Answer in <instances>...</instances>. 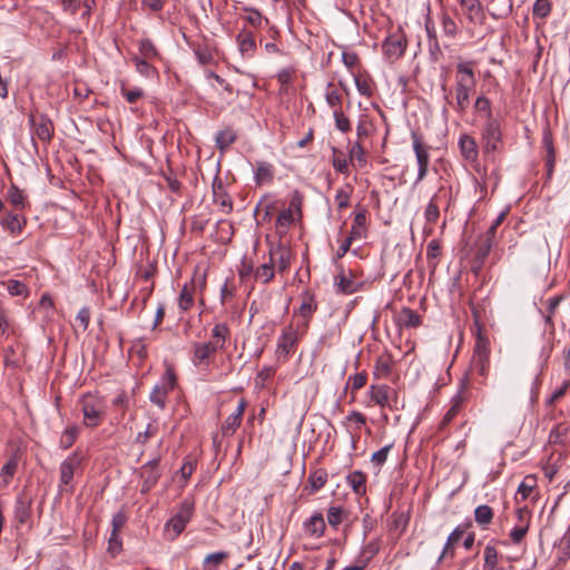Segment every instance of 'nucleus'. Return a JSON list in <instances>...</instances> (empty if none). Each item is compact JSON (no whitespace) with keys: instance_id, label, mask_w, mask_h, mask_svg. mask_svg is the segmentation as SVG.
Returning <instances> with one entry per match:
<instances>
[{"instance_id":"nucleus-18","label":"nucleus","mask_w":570,"mask_h":570,"mask_svg":"<svg viewBox=\"0 0 570 570\" xmlns=\"http://www.w3.org/2000/svg\"><path fill=\"white\" fill-rule=\"evenodd\" d=\"M334 284L337 292L345 295L354 294L362 287L361 283L354 281L351 271L348 274L342 271L338 275L335 276Z\"/></svg>"},{"instance_id":"nucleus-39","label":"nucleus","mask_w":570,"mask_h":570,"mask_svg":"<svg viewBox=\"0 0 570 570\" xmlns=\"http://www.w3.org/2000/svg\"><path fill=\"white\" fill-rule=\"evenodd\" d=\"M7 199L17 209H23L26 207V196L22 189L16 185H11L7 191Z\"/></svg>"},{"instance_id":"nucleus-38","label":"nucleus","mask_w":570,"mask_h":570,"mask_svg":"<svg viewBox=\"0 0 570 570\" xmlns=\"http://www.w3.org/2000/svg\"><path fill=\"white\" fill-rule=\"evenodd\" d=\"M275 275V268L271 261L263 263L254 271V278L263 284L269 283Z\"/></svg>"},{"instance_id":"nucleus-24","label":"nucleus","mask_w":570,"mask_h":570,"mask_svg":"<svg viewBox=\"0 0 570 570\" xmlns=\"http://www.w3.org/2000/svg\"><path fill=\"white\" fill-rule=\"evenodd\" d=\"M542 145L546 149V168H547V177L551 178L556 165V151L553 146L552 134L549 129H544L542 136Z\"/></svg>"},{"instance_id":"nucleus-4","label":"nucleus","mask_w":570,"mask_h":570,"mask_svg":"<svg viewBox=\"0 0 570 570\" xmlns=\"http://www.w3.org/2000/svg\"><path fill=\"white\" fill-rule=\"evenodd\" d=\"M195 512V503L190 499H184L177 507L173 517L164 525L166 539L174 541L185 530Z\"/></svg>"},{"instance_id":"nucleus-63","label":"nucleus","mask_w":570,"mask_h":570,"mask_svg":"<svg viewBox=\"0 0 570 570\" xmlns=\"http://www.w3.org/2000/svg\"><path fill=\"white\" fill-rule=\"evenodd\" d=\"M529 530L528 523L525 521L522 522V524H517L511 531H510V538L511 541L514 544H519L524 539L527 532Z\"/></svg>"},{"instance_id":"nucleus-17","label":"nucleus","mask_w":570,"mask_h":570,"mask_svg":"<svg viewBox=\"0 0 570 570\" xmlns=\"http://www.w3.org/2000/svg\"><path fill=\"white\" fill-rule=\"evenodd\" d=\"M246 406L247 401L245 399H240L238 401L235 412L227 416L224 423L222 424V434L224 436L233 435L239 428Z\"/></svg>"},{"instance_id":"nucleus-33","label":"nucleus","mask_w":570,"mask_h":570,"mask_svg":"<svg viewBox=\"0 0 570 570\" xmlns=\"http://www.w3.org/2000/svg\"><path fill=\"white\" fill-rule=\"evenodd\" d=\"M131 61L135 65L136 71L144 77L150 78L158 73L157 69L151 63L153 60L134 56Z\"/></svg>"},{"instance_id":"nucleus-22","label":"nucleus","mask_w":570,"mask_h":570,"mask_svg":"<svg viewBox=\"0 0 570 570\" xmlns=\"http://www.w3.org/2000/svg\"><path fill=\"white\" fill-rule=\"evenodd\" d=\"M459 147L462 157L468 161H475L479 156V149L475 139L468 135L463 134L459 138Z\"/></svg>"},{"instance_id":"nucleus-3","label":"nucleus","mask_w":570,"mask_h":570,"mask_svg":"<svg viewBox=\"0 0 570 570\" xmlns=\"http://www.w3.org/2000/svg\"><path fill=\"white\" fill-rule=\"evenodd\" d=\"M475 326V345L471 360V370L473 373L485 377L490 368V341L482 333L480 315L475 307L472 308Z\"/></svg>"},{"instance_id":"nucleus-62","label":"nucleus","mask_w":570,"mask_h":570,"mask_svg":"<svg viewBox=\"0 0 570 570\" xmlns=\"http://www.w3.org/2000/svg\"><path fill=\"white\" fill-rule=\"evenodd\" d=\"M18 466V462L14 458H11L7 461V463L1 468V476L3 479V483L7 485L11 478L14 475Z\"/></svg>"},{"instance_id":"nucleus-57","label":"nucleus","mask_w":570,"mask_h":570,"mask_svg":"<svg viewBox=\"0 0 570 570\" xmlns=\"http://www.w3.org/2000/svg\"><path fill=\"white\" fill-rule=\"evenodd\" d=\"M552 4L550 0H535L532 13L534 17L544 19L550 14Z\"/></svg>"},{"instance_id":"nucleus-11","label":"nucleus","mask_w":570,"mask_h":570,"mask_svg":"<svg viewBox=\"0 0 570 570\" xmlns=\"http://www.w3.org/2000/svg\"><path fill=\"white\" fill-rule=\"evenodd\" d=\"M406 47L407 41L401 30H397L386 37L382 45L384 56L391 61L400 59L404 55Z\"/></svg>"},{"instance_id":"nucleus-28","label":"nucleus","mask_w":570,"mask_h":570,"mask_svg":"<svg viewBox=\"0 0 570 570\" xmlns=\"http://www.w3.org/2000/svg\"><path fill=\"white\" fill-rule=\"evenodd\" d=\"M392 356L390 354H382L375 361L373 374L376 379H387L392 373Z\"/></svg>"},{"instance_id":"nucleus-14","label":"nucleus","mask_w":570,"mask_h":570,"mask_svg":"<svg viewBox=\"0 0 570 570\" xmlns=\"http://www.w3.org/2000/svg\"><path fill=\"white\" fill-rule=\"evenodd\" d=\"M159 458L148 461L140 468V476L142 478L141 492H149L159 481L161 472L159 470Z\"/></svg>"},{"instance_id":"nucleus-50","label":"nucleus","mask_w":570,"mask_h":570,"mask_svg":"<svg viewBox=\"0 0 570 570\" xmlns=\"http://www.w3.org/2000/svg\"><path fill=\"white\" fill-rule=\"evenodd\" d=\"M366 225V214L365 210H361L355 214L353 219V225L350 232V236H353V238H361L362 237V229Z\"/></svg>"},{"instance_id":"nucleus-29","label":"nucleus","mask_w":570,"mask_h":570,"mask_svg":"<svg viewBox=\"0 0 570 570\" xmlns=\"http://www.w3.org/2000/svg\"><path fill=\"white\" fill-rule=\"evenodd\" d=\"M464 532L465 528L462 525H458L456 528H454V530L449 534L445 541L443 550L440 557L438 558V563H440L448 554L453 557V548L460 541Z\"/></svg>"},{"instance_id":"nucleus-25","label":"nucleus","mask_w":570,"mask_h":570,"mask_svg":"<svg viewBox=\"0 0 570 570\" xmlns=\"http://www.w3.org/2000/svg\"><path fill=\"white\" fill-rule=\"evenodd\" d=\"M303 527L305 533H307L311 537L320 538L324 534L326 524L323 514L316 512L304 522Z\"/></svg>"},{"instance_id":"nucleus-31","label":"nucleus","mask_w":570,"mask_h":570,"mask_svg":"<svg viewBox=\"0 0 570 570\" xmlns=\"http://www.w3.org/2000/svg\"><path fill=\"white\" fill-rule=\"evenodd\" d=\"M347 484L355 494L363 495L366 492V475L362 471H354L346 476Z\"/></svg>"},{"instance_id":"nucleus-8","label":"nucleus","mask_w":570,"mask_h":570,"mask_svg":"<svg viewBox=\"0 0 570 570\" xmlns=\"http://www.w3.org/2000/svg\"><path fill=\"white\" fill-rule=\"evenodd\" d=\"M412 147L417 163V177L415 184L422 181L429 171L430 146L425 144L423 137L417 131L411 132Z\"/></svg>"},{"instance_id":"nucleus-6","label":"nucleus","mask_w":570,"mask_h":570,"mask_svg":"<svg viewBox=\"0 0 570 570\" xmlns=\"http://www.w3.org/2000/svg\"><path fill=\"white\" fill-rule=\"evenodd\" d=\"M82 463V455L75 451L68 455L60 464L59 490L60 492L73 491V476L80 470Z\"/></svg>"},{"instance_id":"nucleus-52","label":"nucleus","mask_w":570,"mask_h":570,"mask_svg":"<svg viewBox=\"0 0 570 570\" xmlns=\"http://www.w3.org/2000/svg\"><path fill=\"white\" fill-rule=\"evenodd\" d=\"M366 423V416L358 412L352 411L344 420L343 424L346 428H350L352 424L354 425V431L358 432L363 425Z\"/></svg>"},{"instance_id":"nucleus-5","label":"nucleus","mask_w":570,"mask_h":570,"mask_svg":"<svg viewBox=\"0 0 570 570\" xmlns=\"http://www.w3.org/2000/svg\"><path fill=\"white\" fill-rule=\"evenodd\" d=\"M83 424L87 428L95 429L99 426L105 417V402L102 397L94 393H86L80 401Z\"/></svg>"},{"instance_id":"nucleus-1","label":"nucleus","mask_w":570,"mask_h":570,"mask_svg":"<svg viewBox=\"0 0 570 570\" xmlns=\"http://www.w3.org/2000/svg\"><path fill=\"white\" fill-rule=\"evenodd\" d=\"M476 86L474 61H460L455 66V104L454 109L463 114L469 107L470 94Z\"/></svg>"},{"instance_id":"nucleus-7","label":"nucleus","mask_w":570,"mask_h":570,"mask_svg":"<svg viewBox=\"0 0 570 570\" xmlns=\"http://www.w3.org/2000/svg\"><path fill=\"white\" fill-rule=\"evenodd\" d=\"M303 195L298 190H294L289 200L288 208L281 212L276 218V227L281 234L294 224L296 218L302 216Z\"/></svg>"},{"instance_id":"nucleus-53","label":"nucleus","mask_w":570,"mask_h":570,"mask_svg":"<svg viewBox=\"0 0 570 570\" xmlns=\"http://www.w3.org/2000/svg\"><path fill=\"white\" fill-rule=\"evenodd\" d=\"M498 551L494 546L488 544L484 549V569L497 570L498 568Z\"/></svg>"},{"instance_id":"nucleus-61","label":"nucleus","mask_w":570,"mask_h":570,"mask_svg":"<svg viewBox=\"0 0 570 570\" xmlns=\"http://www.w3.org/2000/svg\"><path fill=\"white\" fill-rule=\"evenodd\" d=\"M244 11L247 12V16L245 17V20L253 27H261L262 22L264 20L263 14L259 10L250 7H245Z\"/></svg>"},{"instance_id":"nucleus-16","label":"nucleus","mask_w":570,"mask_h":570,"mask_svg":"<svg viewBox=\"0 0 570 570\" xmlns=\"http://www.w3.org/2000/svg\"><path fill=\"white\" fill-rule=\"evenodd\" d=\"M298 342V332L297 328H295L292 324L286 326L283 330L282 335L278 337L277 341V354L278 358L284 357V360L287 358V356L292 353L294 346Z\"/></svg>"},{"instance_id":"nucleus-12","label":"nucleus","mask_w":570,"mask_h":570,"mask_svg":"<svg viewBox=\"0 0 570 570\" xmlns=\"http://www.w3.org/2000/svg\"><path fill=\"white\" fill-rule=\"evenodd\" d=\"M501 128L498 119H489L485 121L482 130V140L484 141V149L495 151L501 142Z\"/></svg>"},{"instance_id":"nucleus-58","label":"nucleus","mask_w":570,"mask_h":570,"mask_svg":"<svg viewBox=\"0 0 570 570\" xmlns=\"http://www.w3.org/2000/svg\"><path fill=\"white\" fill-rule=\"evenodd\" d=\"M120 94L129 104L137 102L145 95L141 88L128 89L124 82L120 85Z\"/></svg>"},{"instance_id":"nucleus-40","label":"nucleus","mask_w":570,"mask_h":570,"mask_svg":"<svg viewBox=\"0 0 570 570\" xmlns=\"http://www.w3.org/2000/svg\"><path fill=\"white\" fill-rule=\"evenodd\" d=\"M348 517V511L340 505L330 507L327 510V522L336 529Z\"/></svg>"},{"instance_id":"nucleus-26","label":"nucleus","mask_w":570,"mask_h":570,"mask_svg":"<svg viewBox=\"0 0 570 570\" xmlns=\"http://www.w3.org/2000/svg\"><path fill=\"white\" fill-rule=\"evenodd\" d=\"M570 441V423L557 424L549 434V443L564 445Z\"/></svg>"},{"instance_id":"nucleus-42","label":"nucleus","mask_w":570,"mask_h":570,"mask_svg":"<svg viewBox=\"0 0 570 570\" xmlns=\"http://www.w3.org/2000/svg\"><path fill=\"white\" fill-rule=\"evenodd\" d=\"M494 244H495V238L484 235L478 243V247H476V252H475L476 261H479L480 263H483L484 259L490 254Z\"/></svg>"},{"instance_id":"nucleus-46","label":"nucleus","mask_w":570,"mask_h":570,"mask_svg":"<svg viewBox=\"0 0 570 570\" xmlns=\"http://www.w3.org/2000/svg\"><path fill=\"white\" fill-rule=\"evenodd\" d=\"M327 482V472L323 469H318L309 474L308 483L312 488V492H316L322 489Z\"/></svg>"},{"instance_id":"nucleus-60","label":"nucleus","mask_w":570,"mask_h":570,"mask_svg":"<svg viewBox=\"0 0 570 570\" xmlns=\"http://www.w3.org/2000/svg\"><path fill=\"white\" fill-rule=\"evenodd\" d=\"M464 11H466L470 19L474 16L481 14V4L479 0H458Z\"/></svg>"},{"instance_id":"nucleus-21","label":"nucleus","mask_w":570,"mask_h":570,"mask_svg":"<svg viewBox=\"0 0 570 570\" xmlns=\"http://www.w3.org/2000/svg\"><path fill=\"white\" fill-rule=\"evenodd\" d=\"M13 514L19 525L24 524L31 517V500L23 494L17 495Z\"/></svg>"},{"instance_id":"nucleus-13","label":"nucleus","mask_w":570,"mask_h":570,"mask_svg":"<svg viewBox=\"0 0 570 570\" xmlns=\"http://www.w3.org/2000/svg\"><path fill=\"white\" fill-rule=\"evenodd\" d=\"M222 350V344H212V342L194 343L191 362L194 365H209L215 353Z\"/></svg>"},{"instance_id":"nucleus-47","label":"nucleus","mask_w":570,"mask_h":570,"mask_svg":"<svg viewBox=\"0 0 570 570\" xmlns=\"http://www.w3.org/2000/svg\"><path fill=\"white\" fill-rule=\"evenodd\" d=\"M350 160L357 163L360 167L366 164L365 149L362 141H355L350 149Z\"/></svg>"},{"instance_id":"nucleus-56","label":"nucleus","mask_w":570,"mask_h":570,"mask_svg":"<svg viewBox=\"0 0 570 570\" xmlns=\"http://www.w3.org/2000/svg\"><path fill=\"white\" fill-rule=\"evenodd\" d=\"M352 190V186L346 185L345 188H341L336 191L335 202L340 210L348 207Z\"/></svg>"},{"instance_id":"nucleus-64","label":"nucleus","mask_w":570,"mask_h":570,"mask_svg":"<svg viewBox=\"0 0 570 570\" xmlns=\"http://www.w3.org/2000/svg\"><path fill=\"white\" fill-rule=\"evenodd\" d=\"M569 387H570V380H566L561 384V386H559L551 393L550 397L546 401V405L552 406L557 401H559L567 393Z\"/></svg>"},{"instance_id":"nucleus-48","label":"nucleus","mask_w":570,"mask_h":570,"mask_svg":"<svg viewBox=\"0 0 570 570\" xmlns=\"http://www.w3.org/2000/svg\"><path fill=\"white\" fill-rule=\"evenodd\" d=\"M474 109L485 118V121L489 119H494L491 109V102L485 96H479L476 98L474 102Z\"/></svg>"},{"instance_id":"nucleus-32","label":"nucleus","mask_w":570,"mask_h":570,"mask_svg":"<svg viewBox=\"0 0 570 570\" xmlns=\"http://www.w3.org/2000/svg\"><path fill=\"white\" fill-rule=\"evenodd\" d=\"M274 179V168L265 161L256 163L255 181L257 185L268 184Z\"/></svg>"},{"instance_id":"nucleus-30","label":"nucleus","mask_w":570,"mask_h":570,"mask_svg":"<svg viewBox=\"0 0 570 570\" xmlns=\"http://www.w3.org/2000/svg\"><path fill=\"white\" fill-rule=\"evenodd\" d=\"M397 324L401 327H417L421 325V316L415 311L404 307L397 315Z\"/></svg>"},{"instance_id":"nucleus-9","label":"nucleus","mask_w":570,"mask_h":570,"mask_svg":"<svg viewBox=\"0 0 570 570\" xmlns=\"http://www.w3.org/2000/svg\"><path fill=\"white\" fill-rule=\"evenodd\" d=\"M29 121L32 128V139L37 138L42 142V145H49L55 132V126L51 119L41 114L31 115L29 117Z\"/></svg>"},{"instance_id":"nucleus-59","label":"nucleus","mask_w":570,"mask_h":570,"mask_svg":"<svg viewBox=\"0 0 570 570\" xmlns=\"http://www.w3.org/2000/svg\"><path fill=\"white\" fill-rule=\"evenodd\" d=\"M355 86L357 91L367 98L372 97L373 88L371 80L367 77L355 76L354 77Z\"/></svg>"},{"instance_id":"nucleus-43","label":"nucleus","mask_w":570,"mask_h":570,"mask_svg":"<svg viewBox=\"0 0 570 570\" xmlns=\"http://www.w3.org/2000/svg\"><path fill=\"white\" fill-rule=\"evenodd\" d=\"M230 331L226 323H217L212 330V344H222V350L225 346L226 340L229 337Z\"/></svg>"},{"instance_id":"nucleus-45","label":"nucleus","mask_w":570,"mask_h":570,"mask_svg":"<svg viewBox=\"0 0 570 570\" xmlns=\"http://www.w3.org/2000/svg\"><path fill=\"white\" fill-rule=\"evenodd\" d=\"M317 304L313 295L305 294L302 304L299 305L298 313L303 318H311L316 311Z\"/></svg>"},{"instance_id":"nucleus-2","label":"nucleus","mask_w":570,"mask_h":570,"mask_svg":"<svg viewBox=\"0 0 570 570\" xmlns=\"http://www.w3.org/2000/svg\"><path fill=\"white\" fill-rule=\"evenodd\" d=\"M207 284V272L202 269L200 266L194 268L193 277L189 282L185 283L178 295V308L180 313H186L191 309L195 304L196 297L199 302L204 303V291Z\"/></svg>"},{"instance_id":"nucleus-44","label":"nucleus","mask_w":570,"mask_h":570,"mask_svg":"<svg viewBox=\"0 0 570 570\" xmlns=\"http://www.w3.org/2000/svg\"><path fill=\"white\" fill-rule=\"evenodd\" d=\"M169 391L167 387H164L160 384L154 386L150 392L149 400L151 403L157 405L159 409H164L166 406L167 395Z\"/></svg>"},{"instance_id":"nucleus-23","label":"nucleus","mask_w":570,"mask_h":570,"mask_svg":"<svg viewBox=\"0 0 570 570\" xmlns=\"http://www.w3.org/2000/svg\"><path fill=\"white\" fill-rule=\"evenodd\" d=\"M376 132L374 119L367 114H361L356 125L357 141H364Z\"/></svg>"},{"instance_id":"nucleus-54","label":"nucleus","mask_w":570,"mask_h":570,"mask_svg":"<svg viewBox=\"0 0 570 570\" xmlns=\"http://www.w3.org/2000/svg\"><path fill=\"white\" fill-rule=\"evenodd\" d=\"M7 291L11 296L27 297L29 295V288L27 285L17 279H9L7 282Z\"/></svg>"},{"instance_id":"nucleus-15","label":"nucleus","mask_w":570,"mask_h":570,"mask_svg":"<svg viewBox=\"0 0 570 570\" xmlns=\"http://www.w3.org/2000/svg\"><path fill=\"white\" fill-rule=\"evenodd\" d=\"M269 261L274 268L284 273L291 264V250L281 242L272 244L268 252Z\"/></svg>"},{"instance_id":"nucleus-49","label":"nucleus","mask_w":570,"mask_h":570,"mask_svg":"<svg viewBox=\"0 0 570 570\" xmlns=\"http://www.w3.org/2000/svg\"><path fill=\"white\" fill-rule=\"evenodd\" d=\"M333 117L335 121V128L343 134H347L352 130L351 120L347 116L344 115L342 109H335L333 111Z\"/></svg>"},{"instance_id":"nucleus-34","label":"nucleus","mask_w":570,"mask_h":570,"mask_svg":"<svg viewBox=\"0 0 570 570\" xmlns=\"http://www.w3.org/2000/svg\"><path fill=\"white\" fill-rule=\"evenodd\" d=\"M26 224V219L18 214L10 213L1 220V225L4 229L11 234L20 233L22 226Z\"/></svg>"},{"instance_id":"nucleus-55","label":"nucleus","mask_w":570,"mask_h":570,"mask_svg":"<svg viewBox=\"0 0 570 570\" xmlns=\"http://www.w3.org/2000/svg\"><path fill=\"white\" fill-rule=\"evenodd\" d=\"M78 436V428L77 426H70L67 428L60 438V448L63 450L69 449L73 445Z\"/></svg>"},{"instance_id":"nucleus-19","label":"nucleus","mask_w":570,"mask_h":570,"mask_svg":"<svg viewBox=\"0 0 570 570\" xmlns=\"http://www.w3.org/2000/svg\"><path fill=\"white\" fill-rule=\"evenodd\" d=\"M213 202L222 213L230 214L233 212V200L223 187L222 181L213 184Z\"/></svg>"},{"instance_id":"nucleus-35","label":"nucleus","mask_w":570,"mask_h":570,"mask_svg":"<svg viewBox=\"0 0 570 570\" xmlns=\"http://www.w3.org/2000/svg\"><path fill=\"white\" fill-rule=\"evenodd\" d=\"M493 515V510L488 504H481L474 509V520L482 528L488 527L492 522Z\"/></svg>"},{"instance_id":"nucleus-51","label":"nucleus","mask_w":570,"mask_h":570,"mask_svg":"<svg viewBox=\"0 0 570 570\" xmlns=\"http://www.w3.org/2000/svg\"><path fill=\"white\" fill-rule=\"evenodd\" d=\"M325 100H326V104L333 108V111L335 109H342V101H343V97L342 95L338 92V90L334 89L332 83H330L327 86V90L325 92Z\"/></svg>"},{"instance_id":"nucleus-36","label":"nucleus","mask_w":570,"mask_h":570,"mask_svg":"<svg viewBox=\"0 0 570 570\" xmlns=\"http://www.w3.org/2000/svg\"><path fill=\"white\" fill-rule=\"evenodd\" d=\"M237 43L239 51L243 55L253 56L256 43L253 35L250 32L243 31L237 36Z\"/></svg>"},{"instance_id":"nucleus-27","label":"nucleus","mask_w":570,"mask_h":570,"mask_svg":"<svg viewBox=\"0 0 570 570\" xmlns=\"http://www.w3.org/2000/svg\"><path fill=\"white\" fill-rule=\"evenodd\" d=\"M392 389L387 385H371L370 397L379 406H391L390 405V393Z\"/></svg>"},{"instance_id":"nucleus-20","label":"nucleus","mask_w":570,"mask_h":570,"mask_svg":"<svg viewBox=\"0 0 570 570\" xmlns=\"http://www.w3.org/2000/svg\"><path fill=\"white\" fill-rule=\"evenodd\" d=\"M464 396L461 392L456 393L451 400V406L439 423L438 430L443 431L461 412L464 404Z\"/></svg>"},{"instance_id":"nucleus-41","label":"nucleus","mask_w":570,"mask_h":570,"mask_svg":"<svg viewBox=\"0 0 570 570\" xmlns=\"http://www.w3.org/2000/svg\"><path fill=\"white\" fill-rule=\"evenodd\" d=\"M237 135L232 128H225L216 135V146L219 150H225L236 141Z\"/></svg>"},{"instance_id":"nucleus-37","label":"nucleus","mask_w":570,"mask_h":570,"mask_svg":"<svg viewBox=\"0 0 570 570\" xmlns=\"http://www.w3.org/2000/svg\"><path fill=\"white\" fill-rule=\"evenodd\" d=\"M139 57L144 59H160V53L150 39H141L138 45Z\"/></svg>"},{"instance_id":"nucleus-10","label":"nucleus","mask_w":570,"mask_h":570,"mask_svg":"<svg viewBox=\"0 0 570 570\" xmlns=\"http://www.w3.org/2000/svg\"><path fill=\"white\" fill-rule=\"evenodd\" d=\"M451 203V191L440 187L431 197L424 210V218L430 224H435L440 217V206L449 208Z\"/></svg>"}]
</instances>
